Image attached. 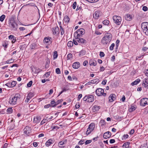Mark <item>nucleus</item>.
I'll return each instance as SVG.
<instances>
[{"label":"nucleus","instance_id":"obj_1","mask_svg":"<svg viewBox=\"0 0 148 148\" xmlns=\"http://www.w3.org/2000/svg\"><path fill=\"white\" fill-rule=\"evenodd\" d=\"M112 38V35L110 33H106L102 38L101 42L104 45H107L109 44Z\"/></svg>","mask_w":148,"mask_h":148},{"label":"nucleus","instance_id":"obj_2","mask_svg":"<svg viewBox=\"0 0 148 148\" xmlns=\"http://www.w3.org/2000/svg\"><path fill=\"white\" fill-rule=\"evenodd\" d=\"M9 22L8 23L9 26L12 30H16L18 24L16 21H15L14 17H12L9 19Z\"/></svg>","mask_w":148,"mask_h":148},{"label":"nucleus","instance_id":"obj_3","mask_svg":"<svg viewBox=\"0 0 148 148\" xmlns=\"http://www.w3.org/2000/svg\"><path fill=\"white\" fill-rule=\"evenodd\" d=\"M141 28L143 32L146 35H148V23L147 22L143 23L141 24Z\"/></svg>","mask_w":148,"mask_h":148},{"label":"nucleus","instance_id":"obj_4","mask_svg":"<svg viewBox=\"0 0 148 148\" xmlns=\"http://www.w3.org/2000/svg\"><path fill=\"white\" fill-rule=\"evenodd\" d=\"M85 33V30L83 28H80L78 29L76 33H75V36H77V38L81 37Z\"/></svg>","mask_w":148,"mask_h":148},{"label":"nucleus","instance_id":"obj_5","mask_svg":"<svg viewBox=\"0 0 148 148\" xmlns=\"http://www.w3.org/2000/svg\"><path fill=\"white\" fill-rule=\"evenodd\" d=\"M113 19L114 22L116 25H119L121 24L122 21L121 16L116 15L114 16L113 17Z\"/></svg>","mask_w":148,"mask_h":148},{"label":"nucleus","instance_id":"obj_6","mask_svg":"<svg viewBox=\"0 0 148 148\" xmlns=\"http://www.w3.org/2000/svg\"><path fill=\"white\" fill-rule=\"evenodd\" d=\"M20 99V97L18 96V95H16L15 96L12 98H10L9 102L12 104H16L17 100Z\"/></svg>","mask_w":148,"mask_h":148},{"label":"nucleus","instance_id":"obj_7","mask_svg":"<svg viewBox=\"0 0 148 148\" xmlns=\"http://www.w3.org/2000/svg\"><path fill=\"white\" fill-rule=\"evenodd\" d=\"M104 90L102 88H98L95 91L96 95L98 96H101L102 95L105 96L106 95V94L104 93Z\"/></svg>","mask_w":148,"mask_h":148},{"label":"nucleus","instance_id":"obj_8","mask_svg":"<svg viewBox=\"0 0 148 148\" xmlns=\"http://www.w3.org/2000/svg\"><path fill=\"white\" fill-rule=\"evenodd\" d=\"M95 126V124L94 123H92L90 124L86 132V134L88 135L90 134L94 130Z\"/></svg>","mask_w":148,"mask_h":148},{"label":"nucleus","instance_id":"obj_9","mask_svg":"<svg viewBox=\"0 0 148 148\" xmlns=\"http://www.w3.org/2000/svg\"><path fill=\"white\" fill-rule=\"evenodd\" d=\"M148 105V99L147 98H143L141 99L140 105L141 106H145Z\"/></svg>","mask_w":148,"mask_h":148},{"label":"nucleus","instance_id":"obj_10","mask_svg":"<svg viewBox=\"0 0 148 148\" xmlns=\"http://www.w3.org/2000/svg\"><path fill=\"white\" fill-rule=\"evenodd\" d=\"M101 15V12L100 11L97 10L93 14V16L94 18L97 19Z\"/></svg>","mask_w":148,"mask_h":148},{"label":"nucleus","instance_id":"obj_11","mask_svg":"<svg viewBox=\"0 0 148 148\" xmlns=\"http://www.w3.org/2000/svg\"><path fill=\"white\" fill-rule=\"evenodd\" d=\"M32 71L34 74L36 75L38 73L42 71V70L38 67H33V68H32ZM34 76H35V75H34Z\"/></svg>","mask_w":148,"mask_h":148},{"label":"nucleus","instance_id":"obj_12","mask_svg":"<svg viewBox=\"0 0 148 148\" xmlns=\"http://www.w3.org/2000/svg\"><path fill=\"white\" fill-rule=\"evenodd\" d=\"M51 40L52 38H51L48 37H45L43 40L44 43L49 45L52 42Z\"/></svg>","mask_w":148,"mask_h":148},{"label":"nucleus","instance_id":"obj_13","mask_svg":"<svg viewBox=\"0 0 148 148\" xmlns=\"http://www.w3.org/2000/svg\"><path fill=\"white\" fill-rule=\"evenodd\" d=\"M31 128L29 126L26 127L24 129V133L25 134L28 135L31 132Z\"/></svg>","mask_w":148,"mask_h":148},{"label":"nucleus","instance_id":"obj_14","mask_svg":"<svg viewBox=\"0 0 148 148\" xmlns=\"http://www.w3.org/2000/svg\"><path fill=\"white\" fill-rule=\"evenodd\" d=\"M97 64V61L94 59H91L89 62V64L90 66H95Z\"/></svg>","mask_w":148,"mask_h":148},{"label":"nucleus","instance_id":"obj_15","mask_svg":"<svg viewBox=\"0 0 148 148\" xmlns=\"http://www.w3.org/2000/svg\"><path fill=\"white\" fill-rule=\"evenodd\" d=\"M111 135V133L110 132H107L104 133L103 137L104 138L107 139L109 138Z\"/></svg>","mask_w":148,"mask_h":148},{"label":"nucleus","instance_id":"obj_16","mask_svg":"<svg viewBox=\"0 0 148 148\" xmlns=\"http://www.w3.org/2000/svg\"><path fill=\"white\" fill-rule=\"evenodd\" d=\"M75 38L77 39V41L78 42L81 43L82 44L86 42V40L82 38H80V37L77 38V36H75Z\"/></svg>","mask_w":148,"mask_h":148},{"label":"nucleus","instance_id":"obj_17","mask_svg":"<svg viewBox=\"0 0 148 148\" xmlns=\"http://www.w3.org/2000/svg\"><path fill=\"white\" fill-rule=\"evenodd\" d=\"M148 78H146L144 79L142 86L146 88L148 86Z\"/></svg>","mask_w":148,"mask_h":148},{"label":"nucleus","instance_id":"obj_18","mask_svg":"<svg viewBox=\"0 0 148 148\" xmlns=\"http://www.w3.org/2000/svg\"><path fill=\"white\" fill-rule=\"evenodd\" d=\"M100 108V107L99 106L95 105L92 107V110L94 112H96L98 111L99 110Z\"/></svg>","mask_w":148,"mask_h":148},{"label":"nucleus","instance_id":"obj_19","mask_svg":"<svg viewBox=\"0 0 148 148\" xmlns=\"http://www.w3.org/2000/svg\"><path fill=\"white\" fill-rule=\"evenodd\" d=\"M115 95L114 94H111L109 97V101L111 102H113L115 99Z\"/></svg>","mask_w":148,"mask_h":148},{"label":"nucleus","instance_id":"obj_20","mask_svg":"<svg viewBox=\"0 0 148 148\" xmlns=\"http://www.w3.org/2000/svg\"><path fill=\"white\" fill-rule=\"evenodd\" d=\"M132 16L129 14H126L125 16V19L127 21H130L132 20Z\"/></svg>","mask_w":148,"mask_h":148},{"label":"nucleus","instance_id":"obj_21","mask_svg":"<svg viewBox=\"0 0 148 148\" xmlns=\"http://www.w3.org/2000/svg\"><path fill=\"white\" fill-rule=\"evenodd\" d=\"M88 96V102H91L93 101L94 100V97L93 95H89Z\"/></svg>","mask_w":148,"mask_h":148},{"label":"nucleus","instance_id":"obj_22","mask_svg":"<svg viewBox=\"0 0 148 148\" xmlns=\"http://www.w3.org/2000/svg\"><path fill=\"white\" fill-rule=\"evenodd\" d=\"M80 66L79 62H76L73 63L72 65V66L73 68L75 69H78Z\"/></svg>","mask_w":148,"mask_h":148},{"label":"nucleus","instance_id":"obj_23","mask_svg":"<svg viewBox=\"0 0 148 148\" xmlns=\"http://www.w3.org/2000/svg\"><path fill=\"white\" fill-rule=\"evenodd\" d=\"M37 48V44L35 43H33L30 46V49L32 50H34Z\"/></svg>","mask_w":148,"mask_h":148},{"label":"nucleus","instance_id":"obj_24","mask_svg":"<svg viewBox=\"0 0 148 148\" xmlns=\"http://www.w3.org/2000/svg\"><path fill=\"white\" fill-rule=\"evenodd\" d=\"M53 34H58L60 33L59 28L58 27H55V29L53 30Z\"/></svg>","mask_w":148,"mask_h":148},{"label":"nucleus","instance_id":"obj_25","mask_svg":"<svg viewBox=\"0 0 148 148\" xmlns=\"http://www.w3.org/2000/svg\"><path fill=\"white\" fill-rule=\"evenodd\" d=\"M40 117L39 116H36L34 119V122L35 123H39L40 121Z\"/></svg>","mask_w":148,"mask_h":148},{"label":"nucleus","instance_id":"obj_26","mask_svg":"<svg viewBox=\"0 0 148 148\" xmlns=\"http://www.w3.org/2000/svg\"><path fill=\"white\" fill-rule=\"evenodd\" d=\"M63 21H64L65 23L68 24L69 22L70 18L68 16H65L64 17Z\"/></svg>","mask_w":148,"mask_h":148},{"label":"nucleus","instance_id":"obj_27","mask_svg":"<svg viewBox=\"0 0 148 148\" xmlns=\"http://www.w3.org/2000/svg\"><path fill=\"white\" fill-rule=\"evenodd\" d=\"M140 80L139 79H137L135 81L132 82L131 83V84L132 86H134L135 85H137L140 82Z\"/></svg>","mask_w":148,"mask_h":148},{"label":"nucleus","instance_id":"obj_28","mask_svg":"<svg viewBox=\"0 0 148 148\" xmlns=\"http://www.w3.org/2000/svg\"><path fill=\"white\" fill-rule=\"evenodd\" d=\"M31 94H32L31 93H29L28 94V96L27 97V98L25 101V103H28L29 102L30 99H31V97H30V95Z\"/></svg>","mask_w":148,"mask_h":148},{"label":"nucleus","instance_id":"obj_29","mask_svg":"<svg viewBox=\"0 0 148 148\" xmlns=\"http://www.w3.org/2000/svg\"><path fill=\"white\" fill-rule=\"evenodd\" d=\"M8 45V42L7 41L5 40L3 42L2 46L6 49L7 48Z\"/></svg>","mask_w":148,"mask_h":148},{"label":"nucleus","instance_id":"obj_30","mask_svg":"<svg viewBox=\"0 0 148 148\" xmlns=\"http://www.w3.org/2000/svg\"><path fill=\"white\" fill-rule=\"evenodd\" d=\"M91 83L92 84H97L99 82V80L98 79H95L91 80Z\"/></svg>","mask_w":148,"mask_h":148},{"label":"nucleus","instance_id":"obj_31","mask_svg":"<svg viewBox=\"0 0 148 148\" xmlns=\"http://www.w3.org/2000/svg\"><path fill=\"white\" fill-rule=\"evenodd\" d=\"M52 140L51 139H49L46 143L45 145L47 146L48 147L51 143Z\"/></svg>","mask_w":148,"mask_h":148},{"label":"nucleus","instance_id":"obj_32","mask_svg":"<svg viewBox=\"0 0 148 148\" xmlns=\"http://www.w3.org/2000/svg\"><path fill=\"white\" fill-rule=\"evenodd\" d=\"M63 100L62 99H60L58 100V101L56 102V103L53 105V107H55L58 104H59L60 103L62 102Z\"/></svg>","mask_w":148,"mask_h":148},{"label":"nucleus","instance_id":"obj_33","mask_svg":"<svg viewBox=\"0 0 148 148\" xmlns=\"http://www.w3.org/2000/svg\"><path fill=\"white\" fill-rule=\"evenodd\" d=\"M130 145V142H127L125 143L123 145V147H125V148H128Z\"/></svg>","mask_w":148,"mask_h":148},{"label":"nucleus","instance_id":"obj_34","mask_svg":"<svg viewBox=\"0 0 148 148\" xmlns=\"http://www.w3.org/2000/svg\"><path fill=\"white\" fill-rule=\"evenodd\" d=\"M85 54V52L84 51H81L79 52V56L80 57H82Z\"/></svg>","mask_w":148,"mask_h":148},{"label":"nucleus","instance_id":"obj_35","mask_svg":"<svg viewBox=\"0 0 148 148\" xmlns=\"http://www.w3.org/2000/svg\"><path fill=\"white\" fill-rule=\"evenodd\" d=\"M13 62V60H12V58H11V59L8 60L5 62H4V64H5L6 63H10Z\"/></svg>","mask_w":148,"mask_h":148},{"label":"nucleus","instance_id":"obj_36","mask_svg":"<svg viewBox=\"0 0 148 148\" xmlns=\"http://www.w3.org/2000/svg\"><path fill=\"white\" fill-rule=\"evenodd\" d=\"M103 23L104 25H108L109 23V21L107 20H105L103 21Z\"/></svg>","mask_w":148,"mask_h":148},{"label":"nucleus","instance_id":"obj_37","mask_svg":"<svg viewBox=\"0 0 148 148\" xmlns=\"http://www.w3.org/2000/svg\"><path fill=\"white\" fill-rule=\"evenodd\" d=\"M58 57L57 52L56 51H55L53 52V58L54 59Z\"/></svg>","mask_w":148,"mask_h":148},{"label":"nucleus","instance_id":"obj_38","mask_svg":"<svg viewBox=\"0 0 148 148\" xmlns=\"http://www.w3.org/2000/svg\"><path fill=\"white\" fill-rule=\"evenodd\" d=\"M73 45V42L71 41H69L67 43V46L69 47H71Z\"/></svg>","mask_w":148,"mask_h":148},{"label":"nucleus","instance_id":"obj_39","mask_svg":"<svg viewBox=\"0 0 148 148\" xmlns=\"http://www.w3.org/2000/svg\"><path fill=\"white\" fill-rule=\"evenodd\" d=\"M5 17V16L4 14H3L0 17V21L3 22Z\"/></svg>","mask_w":148,"mask_h":148},{"label":"nucleus","instance_id":"obj_40","mask_svg":"<svg viewBox=\"0 0 148 148\" xmlns=\"http://www.w3.org/2000/svg\"><path fill=\"white\" fill-rule=\"evenodd\" d=\"M50 63V61L48 59H47V60L46 61V64L45 65V68H47L48 67L49 64Z\"/></svg>","mask_w":148,"mask_h":148},{"label":"nucleus","instance_id":"obj_41","mask_svg":"<svg viewBox=\"0 0 148 148\" xmlns=\"http://www.w3.org/2000/svg\"><path fill=\"white\" fill-rule=\"evenodd\" d=\"M136 109V108L134 106H132L131 107V108L129 109V112H132L133 111L135 110Z\"/></svg>","mask_w":148,"mask_h":148},{"label":"nucleus","instance_id":"obj_42","mask_svg":"<svg viewBox=\"0 0 148 148\" xmlns=\"http://www.w3.org/2000/svg\"><path fill=\"white\" fill-rule=\"evenodd\" d=\"M48 121V119H43L41 122L40 124L41 125L45 123L47 121Z\"/></svg>","mask_w":148,"mask_h":148},{"label":"nucleus","instance_id":"obj_43","mask_svg":"<svg viewBox=\"0 0 148 148\" xmlns=\"http://www.w3.org/2000/svg\"><path fill=\"white\" fill-rule=\"evenodd\" d=\"M7 112L9 114L11 113L12 112V109L11 108H9L7 110Z\"/></svg>","mask_w":148,"mask_h":148},{"label":"nucleus","instance_id":"obj_44","mask_svg":"<svg viewBox=\"0 0 148 148\" xmlns=\"http://www.w3.org/2000/svg\"><path fill=\"white\" fill-rule=\"evenodd\" d=\"M56 72L57 74H59L60 73V71L59 68H58L56 69Z\"/></svg>","mask_w":148,"mask_h":148},{"label":"nucleus","instance_id":"obj_45","mask_svg":"<svg viewBox=\"0 0 148 148\" xmlns=\"http://www.w3.org/2000/svg\"><path fill=\"white\" fill-rule=\"evenodd\" d=\"M60 28L61 29V35H62L64 33V28L62 27V26H60Z\"/></svg>","mask_w":148,"mask_h":148},{"label":"nucleus","instance_id":"obj_46","mask_svg":"<svg viewBox=\"0 0 148 148\" xmlns=\"http://www.w3.org/2000/svg\"><path fill=\"white\" fill-rule=\"evenodd\" d=\"M114 46L115 44L114 43H112L110 47V50H112L114 49Z\"/></svg>","mask_w":148,"mask_h":148},{"label":"nucleus","instance_id":"obj_47","mask_svg":"<svg viewBox=\"0 0 148 148\" xmlns=\"http://www.w3.org/2000/svg\"><path fill=\"white\" fill-rule=\"evenodd\" d=\"M60 127L57 126H54L52 128V130H56L59 129Z\"/></svg>","mask_w":148,"mask_h":148},{"label":"nucleus","instance_id":"obj_48","mask_svg":"<svg viewBox=\"0 0 148 148\" xmlns=\"http://www.w3.org/2000/svg\"><path fill=\"white\" fill-rule=\"evenodd\" d=\"M32 84V81H31L29 82L27 84V86L28 87H29L31 86Z\"/></svg>","mask_w":148,"mask_h":148},{"label":"nucleus","instance_id":"obj_49","mask_svg":"<svg viewBox=\"0 0 148 148\" xmlns=\"http://www.w3.org/2000/svg\"><path fill=\"white\" fill-rule=\"evenodd\" d=\"M50 74V72H47L45 74L43 75V76L44 77H45V76L47 77H48L49 76Z\"/></svg>","mask_w":148,"mask_h":148},{"label":"nucleus","instance_id":"obj_50","mask_svg":"<svg viewBox=\"0 0 148 148\" xmlns=\"http://www.w3.org/2000/svg\"><path fill=\"white\" fill-rule=\"evenodd\" d=\"M77 6V2L75 1L74 2L72 5V8L73 9H75Z\"/></svg>","mask_w":148,"mask_h":148},{"label":"nucleus","instance_id":"obj_51","mask_svg":"<svg viewBox=\"0 0 148 148\" xmlns=\"http://www.w3.org/2000/svg\"><path fill=\"white\" fill-rule=\"evenodd\" d=\"M13 38H12V39H11L12 40V43H14L16 41V38L14 36H13Z\"/></svg>","mask_w":148,"mask_h":148},{"label":"nucleus","instance_id":"obj_52","mask_svg":"<svg viewBox=\"0 0 148 148\" xmlns=\"http://www.w3.org/2000/svg\"><path fill=\"white\" fill-rule=\"evenodd\" d=\"M120 42V41L119 40H116V48H117L119 46V44Z\"/></svg>","mask_w":148,"mask_h":148},{"label":"nucleus","instance_id":"obj_53","mask_svg":"<svg viewBox=\"0 0 148 148\" xmlns=\"http://www.w3.org/2000/svg\"><path fill=\"white\" fill-rule=\"evenodd\" d=\"M88 96H86L84 97L83 100L84 101H87L88 102Z\"/></svg>","mask_w":148,"mask_h":148},{"label":"nucleus","instance_id":"obj_54","mask_svg":"<svg viewBox=\"0 0 148 148\" xmlns=\"http://www.w3.org/2000/svg\"><path fill=\"white\" fill-rule=\"evenodd\" d=\"M56 103V102L54 100H53L51 102V105L53 107V106Z\"/></svg>","mask_w":148,"mask_h":148},{"label":"nucleus","instance_id":"obj_55","mask_svg":"<svg viewBox=\"0 0 148 148\" xmlns=\"http://www.w3.org/2000/svg\"><path fill=\"white\" fill-rule=\"evenodd\" d=\"M99 55L101 57H103L105 56V54L103 52H100Z\"/></svg>","mask_w":148,"mask_h":148},{"label":"nucleus","instance_id":"obj_56","mask_svg":"<svg viewBox=\"0 0 148 148\" xmlns=\"http://www.w3.org/2000/svg\"><path fill=\"white\" fill-rule=\"evenodd\" d=\"M72 55L71 53H69L68 55V57L67 58L68 59H70L71 58H72Z\"/></svg>","mask_w":148,"mask_h":148},{"label":"nucleus","instance_id":"obj_57","mask_svg":"<svg viewBox=\"0 0 148 148\" xmlns=\"http://www.w3.org/2000/svg\"><path fill=\"white\" fill-rule=\"evenodd\" d=\"M92 142L91 140H87L85 142V144L86 145Z\"/></svg>","mask_w":148,"mask_h":148},{"label":"nucleus","instance_id":"obj_58","mask_svg":"<svg viewBox=\"0 0 148 148\" xmlns=\"http://www.w3.org/2000/svg\"><path fill=\"white\" fill-rule=\"evenodd\" d=\"M144 73L146 75L148 76V69H146L144 71Z\"/></svg>","mask_w":148,"mask_h":148},{"label":"nucleus","instance_id":"obj_59","mask_svg":"<svg viewBox=\"0 0 148 148\" xmlns=\"http://www.w3.org/2000/svg\"><path fill=\"white\" fill-rule=\"evenodd\" d=\"M128 136H129L127 134H125V135H123V139H126L127 138H128Z\"/></svg>","mask_w":148,"mask_h":148},{"label":"nucleus","instance_id":"obj_60","mask_svg":"<svg viewBox=\"0 0 148 148\" xmlns=\"http://www.w3.org/2000/svg\"><path fill=\"white\" fill-rule=\"evenodd\" d=\"M75 107L77 109L79 108L80 107L79 103L78 102L75 105Z\"/></svg>","mask_w":148,"mask_h":148},{"label":"nucleus","instance_id":"obj_61","mask_svg":"<svg viewBox=\"0 0 148 148\" xmlns=\"http://www.w3.org/2000/svg\"><path fill=\"white\" fill-rule=\"evenodd\" d=\"M143 10L144 11H146L147 10V8L146 6H144L143 8Z\"/></svg>","mask_w":148,"mask_h":148},{"label":"nucleus","instance_id":"obj_62","mask_svg":"<svg viewBox=\"0 0 148 148\" xmlns=\"http://www.w3.org/2000/svg\"><path fill=\"white\" fill-rule=\"evenodd\" d=\"M16 81H13L12 82L11 84L12 86H14L16 85Z\"/></svg>","mask_w":148,"mask_h":148},{"label":"nucleus","instance_id":"obj_63","mask_svg":"<svg viewBox=\"0 0 148 148\" xmlns=\"http://www.w3.org/2000/svg\"><path fill=\"white\" fill-rule=\"evenodd\" d=\"M8 144L7 143H5L3 146H2L1 148H6L8 147Z\"/></svg>","mask_w":148,"mask_h":148},{"label":"nucleus","instance_id":"obj_64","mask_svg":"<svg viewBox=\"0 0 148 148\" xmlns=\"http://www.w3.org/2000/svg\"><path fill=\"white\" fill-rule=\"evenodd\" d=\"M107 82V80L106 79H105L102 81L101 84L104 85H105L106 84Z\"/></svg>","mask_w":148,"mask_h":148}]
</instances>
